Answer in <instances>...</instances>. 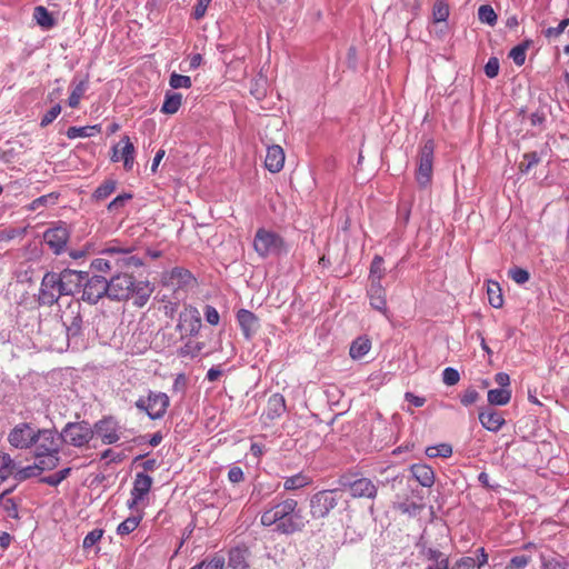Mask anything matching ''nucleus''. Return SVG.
Here are the masks:
<instances>
[{"mask_svg": "<svg viewBox=\"0 0 569 569\" xmlns=\"http://www.w3.org/2000/svg\"><path fill=\"white\" fill-rule=\"evenodd\" d=\"M299 503L293 498H284L269 503L260 516L263 527L276 526V530L282 535H292L302 531L308 520L298 508Z\"/></svg>", "mask_w": 569, "mask_h": 569, "instance_id": "f257e3e1", "label": "nucleus"}, {"mask_svg": "<svg viewBox=\"0 0 569 569\" xmlns=\"http://www.w3.org/2000/svg\"><path fill=\"white\" fill-rule=\"evenodd\" d=\"M109 299L127 301L133 298V305L142 308L147 305L152 288L148 281L137 280L132 274L119 272L108 281Z\"/></svg>", "mask_w": 569, "mask_h": 569, "instance_id": "f03ea898", "label": "nucleus"}, {"mask_svg": "<svg viewBox=\"0 0 569 569\" xmlns=\"http://www.w3.org/2000/svg\"><path fill=\"white\" fill-rule=\"evenodd\" d=\"M131 252L132 249L130 247H122L119 241L113 240L100 251V253L110 256L111 259L96 258L91 261L90 267L99 272H109L114 266L119 269L142 266V260L131 254Z\"/></svg>", "mask_w": 569, "mask_h": 569, "instance_id": "7ed1b4c3", "label": "nucleus"}, {"mask_svg": "<svg viewBox=\"0 0 569 569\" xmlns=\"http://www.w3.org/2000/svg\"><path fill=\"white\" fill-rule=\"evenodd\" d=\"M536 560H539V569H567L566 565L552 553L543 551L533 543H528L507 561L505 569H525Z\"/></svg>", "mask_w": 569, "mask_h": 569, "instance_id": "20e7f679", "label": "nucleus"}, {"mask_svg": "<svg viewBox=\"0 0 569 569\" xmlns=\"http://www.w3.org/2000/svg\"><path fill=\"white\" fill-rule=\"evenodd\" d=\"M253 249L261 258L279 256L286 252V242L279 233L266 228H259L253 238Z\"/></svg>", "mask_w": 569, "mask_h": 569, "instance_id": "39448f33", "label": "nucleus"}, {"mask_svg": "<svg viewBox=\"0 0 569 569\" xmlns=\"http://www.w3.org/2000/svg\"><path fill=\"white\" fill-rule=\"evenodd\" d=\"M33 445L36 446V458L56 460L59 463V450L62 442L60 433L53 429H40L37 431Z\"/></svg>", "mask_w": 569, "mask_h": 569, "instance_id": "423d86ee", "label": "nucleus"}, {"mask_svg": "<svg viewBox=\"0 0 569 569\" xmlns=\"http://www.w3.org/2000/svg\"><path fill=\"white\" fill-rule=\"evenodd\" d=\"M134 406L138 410L146 412L152 420H158L164 417L169 406L170 398L164 392L149 391L147 397H140Z\"/></svg>", "mask_w": 569, "mask_h": 569, "instance_id": "0eeeda50", "label": "nucleus"}, {"mask_svg": "<svg viewBox=\"0 0 569 569\" xmlns=\"http://www.w3.org/2000/svg\"><path fill=\"white\" fill-rule=\"evenodd\" d=\"M62 442L83 448L93 439L94 430L87 421L68 422L60 432Z\"/></svg>", "mask_w": 569, "mask_h": 569, "instance_id": "6e6552de", "label": "nucleus"}, {"mask_svg": "<svg viewBox=\"0 0 569 569\" xmlns=\"http://www.w3.org/2000/svg\"><path fill=\"white\" fill-rule=\"evenodd\" d=\"M435 142L428 139L420 147L418 157V169L416 172V180L420 187L425 188L431 182L432 164H433Z\"/></svg>", "mask_w": 569, "mask_h": 569, "instance_id": "1a4fd4ad", "label": "nucleus"}, {"mask_svg": "<svg viewBox=\"0 0 569 569\" xmlns=\"http://www.w3.org/2000/svg\"><path fill=\"white\" fill-rule=\"evenodd\" d=\"M338 490H321L310 499V513L315 519L327 517L339 502Z\"/></svg>", "mask_w": 569, "mask_h": 569, "instance_id": "9d476101", "label": "nucleus"}, {"mask_svg": "<svg viewBox=\"0 0 569 569\" xmlns=\"http://www.w3.org/2000/svg\"><path fill=\"white\" fill-rule=\"evenodd\" d=\"M177 331L181 339L198 335L201 329V316L199 310L193 306H186L179 313Z\"/></svg>", "mask_w": 569, "mask_h": 569, "instance_id": "9b49d317", "label": "nucleus"}, {"mask_svg": "<svg viewBox=\"0 0 569 569\" xmlns=\"http://www.w3.org/2000/svg\"><path fill=\"white\" fill-rule=\"evenodd\" d=\"M82 283L81 299L89 305H96L104 296L109 298L108 280L101 276L86 278Z\"/></svg>", "mask_w": 569, "mask_h": 569, "instance_id": "f8f14e48", "label": "nucleus"}, {"mask_svg": "<svg viewBox=\"0 0 569 569\" xmlns=\"http://www.w3.org/2000/svg\"><path fill=\"white\" fill-rule=\"evenodd\" d=\"M152 478L144 473L138 472L134 477L130 499L127 501V507L131 510L137 509L140 505L144 503L152 487Z\"/></svg>", "mask_w": 569, "mask_h": 569, "instance_id": "ddd939ff", "label": "nucleus"}, {"mask_svg": "<svg viewBox=\"0 0 569 569\" xmlns=\"http://www.w3.org/2000/svg\"><path fill=\"white\" fill-rule=\"evenodd\" d=\"M60 283L58 272H47L43 276L39 293V300L42 305L52 306L63 296Z\"/></svg>", "mask_w": 569, "mask_h": 569, "instance_id": "4468645a", "label": "nucleus"}, {"mask_svg": "<svg viewBox=\"0 0 569 569\" xmlns=\"http://www.w3.org/2000/svg\"><path fill=\"white\" fill-rule=\"evenodd\" d=\"M61 320L70 337H77L82 331L81 303L79 301L70 302L61 313Z\"/></svg>", "mask_w": 569, "mask_h": 569, "instance_id": "2eb2a0df", "label": "nucleus"}, {"mask_svg": "<svg viewBox=\"0 0 569 569\" xmlns=\"http://www.w3.org/2000/svg\"><path fill=\"white\" fill-rule=\"evenodd\" d=\"M36 433L29 423L21 422L8 433V442L17 449H28L33 445Z\"/></svg>", "mask_w": 569, "mask_h": 569, "instance_id": "dca6fc26", "label": "nucleus"}, {"mask_svg": "<svg viewBox=\"0 0 569 569\" xmlns=\"http://www.w3.org/2000/svg\"><path fill=\"white\" fill-rule=\"evenodd\" d=\"M60 279V288L63 296H71L80 289L88 272L64 269L58 273Z\"/></svg>", "mask_w": 569, "mask_h": 569, "instance_id": "f3484780", "label": "nucleus"}, {"mask_svg": "<svg viewBox=\"0 0 569 569\" xmlns=\"http://www.w3.org/2000/svg\"><path fill=\"white\" fill-rule=\"evenodd\" d=\"M134 146L128 136H123L120 142L113 147L111 160L113 162L123 161L126 170H131L134 163Z\"/></svg>", "mask_w": 569, "mask_h": 569, "instance_id": "a211bd4d", "label": "nucleus"}, {"mask_svg": "<svg viewBox=\"0 0 569 569\" xmlns=\"http://www.w3.org/2000/svg\"><path fill=\"white\" fill-rule=\"evenodd\" d=\"M193 281L191 272L184 268L176 267L170 271L163 272L161 283L172 290H178L190 284Z\"/></svg>", "mask_w": 569, "mask_h": 569, "instance_id": "6ab92c4d", "label": "nucleus"}, {"mask_svg": "<svg viewBox=\"0 0 569 569\" xmlns=\"http://www.w3.org/2000/svg\"><path fill=\"white\" fill-rule=\"evenodd\" d=\"M93 430L106 445L116 443L120 439L118 422L112 417H104L96 422Z\"/></svg>", "mask_w": 569, "mask_h": 569, "instance_id": "aec40b11", "label": "nucleus"}, {"mask_svg": "<svg viewBox=\"0 0 569 569\" xmlns=\"http://www.w3.org/2000/svg\"><path fill=\"white\" fill-rule=\"evenodd\" d=\"M54 468L56 460H52L51 458L38 459V462L27 467H19L17 465V470L13 479L17 481H24L29 478L39 476L44 470H52Z\"/></svg>", "mask_w": 569, "mask_h": 569, "instance_id": "412c9836", "label": "nucleus"}, {"mask_svg": "<svg viewBox=\"0 0 569 569\" xmlns=\"http://www.w3.org/2000/svg\"><path fill=\"white\" fill-rule=\"evenodd\" d=\"M343 486L349 488L352 498L375 499L378 493V487L369 478H359Z\"/></svg>", "mask_w": 569, "mask_h": 569, "instance_id": "4be33fe9", "label": "nucleus"}, {"mask_svg": "<svg viewBox=\"0 0 569 569\" xmlns=\"http://www.w3.org/2000/svg\"><path fill=\"white\" fill-rule=\"evenodd\" d=\"M43 239L54 253H60L68 242L69 232L66 227L58 226L48 229L43 234Z\"/></svg>", "mask_w": 569, "mask_h": 569, "instance_id": "5701e85b", "label": "nucleus"}, {"mask_svg": "<svg viewBox=\"0 0 569 569\" xmlns=\"http://www.w3.org/2000/svg\"><path fill=\"white\" fill-rule=\"evenodd\" d=\"M367 296L370 301V306L379 312L386 315L387 308V295L386 289L381 283L375 282L369 283L367 289Z\"/></svg>", "mask_w": 569, "mask_h": 569, "instance_id": "b1692460", "label": "nucleus"}, {"mask_svg": "<svg viewBox=\"0 0 569 569\" xmlns=\"http://www.w3.org/2000/svg\"><path fill=\"white\" fill-rule=\"evenodd\" d=\"M237 320L246 339H250L259 328L258 317L247 309L237 312Z\"/></svg>", "mask_w": 569, "mask_h": 569, "instance_id": "393cba45", "label": "nucleus"}, {"mask_svg": "<svg viewBox=\"0 0 569 569\" xmlns=\"http://www.w3.org/2000/svg\"><path fill=\"white\" fill-rule=\"evenodd\" d=\"M478 418L481 426L492 432L499 431L506 423L502 415L493 409L481 410Z\"/></svg>", "mask_w": 569, "mask_h": 569, "instance_id": "a878e982", "label": "nucleus"}, {"mask_svg": "<svg viewBox=\"0 0 569 569\" xmlns=\"http://www.w3.org/2000/svg\"><path fill=\"white\" fill-rule=\"evenodd\" d=\"M284 159L283 149L278 144H273L267 149L264 166L270 172L276 173L283 168Z\"/></svg>", "mask_w": 569, "mask_h": 569, "instance_id": "bb28decb", "label": "nucleus"}, {"mask_svg": "<svg viewBox=\"0 0 569 569\" xmlns=\"http://www.w3.org/2000/svg\"><path fill=\"white\" fill-rule=\"evenodd\" d=\"M415 479L423 487H431L435 483V472L431 467L423 463H416L411 467Z\"/></svg>", "mask_w": 569, "mask_h": 569, "instance_id": "cd10ccee", "label": "nucleus"}, {"mask_svg": "<svg viewBox=\"0 0 569 569\" xmlns=\"http://www.w3.org/2000/svg\"><path fill=\"white\" fill-rule=\"evenodd\" d=\"M10 490L0 495V508L7 518L19 519V501L9 496Z\"/></svg>", "mask_w": 569, "mask_h": 569, "instance_id": "c85d7f7f", "label": "nucleus"}, {"mask_svg": "<svg viewBox=\"0 0 569 569\" xmlns=\"http://www.w3.org/2000/svg\"><path fill=\"white\" fill-rule=\"evenodd\" d=\"M512 391L510 388L491 389L488 391V402L491 406H506L511 400Z\"/></svg>", "mask_w": 569, "mask_h": 569, "instance_id": "c756f323", "label": "nucleus"}, {"mask_svg": "<svg viewBox=\"0 0 569 569\" xmlns=\"http://www.w3.org/2000/svg\"><path fill=\"white\" fill-rule=\"evenodd\" d=\"M371 348V341L367 337H358L350 346L349 355L358 360L365 357Z\"/></svg>", "mask_w": 569, "mask_h": 569, "instance_id": "7c9ffc66", "label": "nucleus"}, {"mask_svg": "<svg viewBox=\"0 0 569 569\" xmlns=\"http://www.w3.org/2000/svg\"><path fill=\"white\" fill-rule=\"evenodd\" d=\"M182 104V94L178 92H167L164 101L161 107V112L164 114H174L178 112Z\"/></svg>", "mask_w": 569, "mask_h": 569, "instance_id": "2f4dec72", "label": "nucleus"}, {"mask_svg": "<svg viewBox=\"0 0 569 569\" xmlns=\"http://www.w3.org/2000/svg\"><path fill=\"white\" fill-rule=\"evenodd\" d=\"M101 132V126L69 127L66 134L69 139L93 137Z\"/></svg>", "mask_w": 569, "mask_h": 569, "instance_id": "473e14b6", "label": "nucleus"}, {"mask_svg": "<svg viewBox=\"0 0 569 569\" xmlns=\"http://www.w3.org/2000/svg\"><path fill=\"white\" fill-rule=\"evenodd\" d=\"M311 483V478L303 472H299L288 477L283 481V489L286 491H293L307 487Z\"/></svg>", "mask_w": 569, "mask_h": 569, "instance_id": "72a5a7b5", "label": "nucleus"}, {"mask_svg": "<svg viewBox=\"0 0 569 569\" xmlns=\"http://www.w3.org/2000/svg\"><path fill=\"white\" fill-rule=\"evenodd\" d=\"M17 470V462L10 457L9 453L0 452V479L6 480L14 477Z\"/></svg>", "mask_w": 569, "mask_h": 569, "instance_id": "f704fd0d", "label": "nucleus"}, {"mask_svg": "<svg viewBox=\"0 0 569 569\" xmlns=\"http://www.w3.org/2000/svg\"><path fill=\"white\" fill-rule=\"evenodd\" d=\"M286 411V401L284 398L274 393L270 396L268 399V416L273 419L276 417H280Z\"/></svg>", "mask_w": 569, "mask_h": 569, "instance_id": "c9c22d12", "label": "nucleus"}, {"mask_svg": "<svg viewBox=\"0 0 569 569\" xmlns=\"http://www.w3.org/2000/svg\"><path fill=\"white\" fill-rule=\"evenodd\" d=\"M204 342L189 339L183 346L178 349V356L186 358H194L201 353L204 348Z\"/></svg>", "mask_w": 569, "mask_h": 569, "instance_id": "e433bc0d", "label": "nucleus"}, {"mask_svg": "<svg viewBox=\"0 0 569 569\" xmlns=\"http://www.w3.org/2000/svg\"><path fill=\"white\" fill-rule=\"evenodd\" d=\"M228 565L232 569H247L246 550L241 548H233L229 551Z\"/></svg>", "mask_w": 569, "mask_h": 569, "instance_id": "4c0bfd02", "label": "nucleus"}, {"mask_svg": "<svg viewBox=\"0 0 569 569\" xmlns=\"http://www.w3.org/2000/svg\"><path fill=\"white\" fill-rule=\"evenodd\" d=\"M385 277V268H383V258L380 256H376L370 264V271L368 281L369 283H381L382 278Z\"/></svg>", "mask_w": 569, "mask_h": 569, "instance_id": "58836bf2", "label": "nucleus"}, {"mask_svg": "<svg viewBox=\"0 0 569 569\" xmlns=\"http://www.w3.org/2000/svg\"><path fill=\"white\" fill-rule=\"evenodd\" d=\"M117 188V181L113 179L104 180L93 192L92 198L96 201H102L111 196Z\"/></svg>", "mask_w": 569, "mask_h": 569, "instance_id": "ea45409f", "label": "nucleus"}, {"mask_svg": "<svg viewBox=\"0 0 569 569\" xmlns=\"http://www.w3.org/2000/svg\"><path fill=\"white\" fill-rule=\"evenodd\" d=\"M487 293H488L489 303H490L493 308H500V307H502V305H503V298H502L501 289H500V287H499V283H498V282H496V281H489V282H488Z\"/></svg>", "mask_w": 569, "mask_h": 569, "instance_id": "a19ab883", "label": "nucleus"}, {"mask_svg": "<svg viewBox=\"0 0 569 569\" xmlns=\"http://www.w3.org/2000/svg\"><path fill=\"white\" fill-rule=\"evenodd\" d=\"M226 559L222 555L214 553L212 557L202 560L193 566L196 569H224Z\"/></svg>", "mask_w": 569, "mask_h": 569, "instance_id": "79ce46f5", "label": "nucleus"}, {"mask_svg": "<svg viewBox=\"0 0 569 569\" xmlns=\"http://www.w3.org/2000/svg\"><path fill=\"white\" fill-rule=\"evenodd\" d=\"M142 520V515L131 516L123 520L117 528V533L121 536L133 532Z\"/></svg>", "mask_w": 569, "mask_h": 569, "instance_id": "37998d69", "label": "nucleus"}, {"mask_svg": "<svg viewBox=\"0 0 569 569\" xmlns=\"http://www.w3.org/2000/svg\"><path fill=\"white\" fill-rule=\"evenodd\" d=\"M33 18L36 19V21L39 26H41L46 29L52 28L54 24V20L52 18V16L42 6L34 8Z\"/></svg>", "mask_w": 569, "mask_h": 569, "instance_id": "c03bdc74", "label": "nucleus"}, {"mask_svg": "<svg viewBox=\"0 0 569 569\" xmlns=\"http://www.w3.org/2000/svg\"><path fill=\"white\" fill-rule=\"evenodd\" d=\"M449 17V6L446 0H436L432 8L435 22H445Z\"/></svg>", "mask_w": 569, "mask_h": 569, "instance_id": "a18cd8bd", "label": "nucleus"}, {"mask_svg": "<svg viewBox=\"0 0 569 569\" xmlns=\"http://www.w3.org/2000/svg\"><path fill=\"white\" fill-rule=\"evenodd\" d=\"M426 455L429 458H449L452 455V447L448 443H440L437 446H430L426 449Z\"/></svg>", "mask_w": 569, "mask_h": 569, "instance_id": "49530a36", "label": "nucleus"}, {"mask_svg": "<svg viewBox=\"0 0 569 569\" xmlns=\"http://www.w3.org/2000/svg\"><path fill=\"white\" fill-rule=\"evenodd\" d=\"M87 90V81H80L71 91L69 98H68V104L70 108H78L81 101V98L83 97L84 92Z\"/></svg>", "mask_w": 569, "mask_h": 569, "instance_id": "de8ad7c7", "label": "nucleus"}, {"mask_svg": "<svg viewBox=\"0 0 569 569\" xmlns=\"http://www.w3.org/2000/svg\"><path fill=\"white\" fill-rule=\"evenodd\" d=\"M57 200H58V194L51 192V193H48V194H44V196H41V197L34 199L28 206V209L30 211H36V210H38L41 207H48V206L56 204Z\"/></svg>", "mask_w": 569, "mask_h": 569, "instance_id": "09e8293b", "label": "nucleus"}, {"mask_svg": "<svg viewBox=\"0 0 569 569\" xmlns=\"http://www.w3.org/2000/svg\"><path fill=\"white\" fill-rule=\"evenodd\" d=\"M528 47H529V41H526L525 43L516 46L509 52V57L513 60V62L518 67H521L525 63L526 52H527Z\"/></svg>", "mask_w": 569, "mask_h": 569, "instance_id": "8fccbe9b", "label": "nucleus"}, {"mask_svg": "<svg viewBox=\"0 0 569 569\" xmlns=\"http://www.w3.org/2000/svg\"><path fill=\"white\" fill-rule=\"evenodd\" d=\"M540 161L537 152H528L523 154L522 161L519 163V170L521 172H529Z\"/></svg>", "mask_w": 569, "mask_h": 569, "instance_id": "3c124183", "label": "nucleus"}, {"mask_svg": "<svg viewBox=\"0 0 569 569\" xmlns=\"http://www.w3.org/2000/svg\"><path fill=\"white\" fill-rule=\"evenodd\" d=\"M478 17L481 22L488 23L489 26H493L497 21L495 10L488 4L480 6Z\"/></svg>", "mask_w": 569, "mask_h": 569, "instance_id": "603ef678", "label": "nucleus"}, {"mask_svg": "<svg viewBox=\"0 0 569 569\" xmlns=\"http://www.w3.org/2000/svg\"><path fill=\"white\" fill-rule=\"evenodd\" d=\"M169 84L173 89L186 88L189 89L192 86L191 78L179 73H171Z\"/></svg>", "mask_w": 569, "mask_h": 569, "instance_id": "864d4df0", "label": "nucleus"}, {"mask_svg": "<svg viewBox=\"0 0 569 569\" xmlns=\"http://www.w3.org/2000/svg\"><path fill=\"white\" fill-rule=\"evenodd\" d=\"M70 472H71V468L61 469L60 471H58L53 475L42 478V482H44L49 486L56 487L59 483H61L64 479H67V477L70 475Z\"/></svg>", "mask_w": 569, "mask_h": 569, "instance_id": "5fc2aeb1", "label": "nucleus"}, {"mask_svg": "<svg viewBox=\"0 0 569 569\" xmlns=\"http://www.w3.org/2000/svg\"><path fill=\"white\" fill-rule=\"evenodd\" d=\"M426 558L429 561H432V565H439L443 561V563H449V558L443 552L438 549L428 548L425 552Z\"/></svg>", "mask_w": 569, "mask_h": 569, "instance_id": "6e6d98bb", "label": "nucleus"}, {"mask_svg": "<svg viewBox=\"0 0 569 569\" xmlns=\"http://www.w3.org/2000/svg\"><path fill=\"white\" fill-rule=\"evenodd\" d=\"M508 274L515 282L519 284L526 283L530 278L529 272L526 269L519 267L509 269Z\"/></svg>", "mask_w": 569, "mask_h": 569, "instance_id": "4d7b16f0", "label": "nucleus"}, {"mask_svg": "<svg viewBox=\"0 0 569 569\" xmlns=\"http://www.w3.org/2000/svg\"><path fill=\"white\" fill-rule=\"evenodd\" d=\"M102 536V529H93L92 531L88 532L82 542L83 549H89L94 546L98 541L101 540Z\"/></svg>", "mask_w": 569, "mask_h": 569, "instance_id": "13d9d810", "label": "nucleus"}, {"mask_svg": "<svg viewBox=\"0 0 569 569\" xmlns=\"http://www.w3.org/2000/svg\"><path fill=\"white\" fill-rule=\"evenodd\" d=\"M132 198L131 193H123L116 197L107 207L109 212H118L124 207L126 202Z\"/></svg>", "mask_w": 569, "mask_h": 569, "instance_id": "bf43d9fd", "label": "nucleus"}, {"mask_svg": "<svg viewBox=\"0 0 569 569\" xmlns=\"http://www.w3.org/2000/svg\"><path fill=\"white\" fill-rule=\"evenodd\" d=\"M61 112V106L59 103L54 104L46 114L42 117L40 121V127L46 128L51 122H53Z\"/></svg>", "mask_w": 569, "mask_h": 569, "instance_id": "052dcab7", "label": "nucleus"}, {"mask_svg": "<svg viewBox=\"0 0 569 569\" xmlns=\"http://www.w3.org/2000/svg\"><path fill=\"white\" fill-rule=\"evenodd\" d=\"M442 380L447 386H455L459 382L460 375L455 368L448 367L442 372Z\"/></svg>", "mask_w": 569, "mask_h": 569, "instance_id": "680f3d73", "label": "nucleus"}, {"mask_svg": "<svg viewBox=\"0 0 569 569\" xmlns=\"http://www.w3.org/2000/svg\"><path fill=\"white\" fill-rule=\"evenodd\" d=\"M499 68H500V64H499L498 58L491 57V58H489V60L487 61V63L485 66V73L490 79L496 78L499 73Z\"/></svg>", "mask_w": 569, "mask_h": 569, "instance_id": "e2e57ef3", "label": "nucleus"}, {"mask_svg": "<svg viewBox=\"0 0 569 569\" xmlns=\"http://www.w3.org/2000/svg\"><path fill=\"white\" fill-rule=\"evenodd\" d=\"M569 26V18H566L560 21V23L557 27H550L545 31V36L547 38H557L559 37L565 29Z\"/></svg>", "mask_w": 569, "mask_h": 569, "instance_id": "0e129e2a", "label": "nucleus"}, {"mask_svg": "<svg viewBox=\"0 0 569 569\" xmlns=\"http://www.w3.org/2000/svg\"><path fill=\"white\" fill-rule=\"evenodd\" d=\"M204 318L207 322L210 323L211 326H217L220 321L218 310L210 305H207L204 308Z\"/></svg>", "mask_w": 569, "mask_h": 569, "instance_id": "69168bd1", "label": "nucleus"}, {"mask_svg": "<svg viewBox=\"0 0 569 569\" xmlns=\"http://www.w3.org/2000/svg\"><path fill=\"white\" fill-rule=\"evenodd\" d=\"M479 399V393L473 388H468L461 396V403L466 407L475 403Z\"/></svg>", "mask_w": 569, "mask_h": 569, "instance_id": "338daca9", "label": "nucleus"}, {"mask_svg": "<svg viewBox=\"0 0 569 569\" xmlns=\"http://www.w3.org/2000/svg\"><path fill=\"white\" fill-rule=\"evenodd\" d=\"M476 568V558L473 557H461L458 559L452 569H475Z\"/></svg>", "mask_w": 569, "mask_h": 569, "instance_id": "774afa93", "label": "nucleus"}]
</instances>
